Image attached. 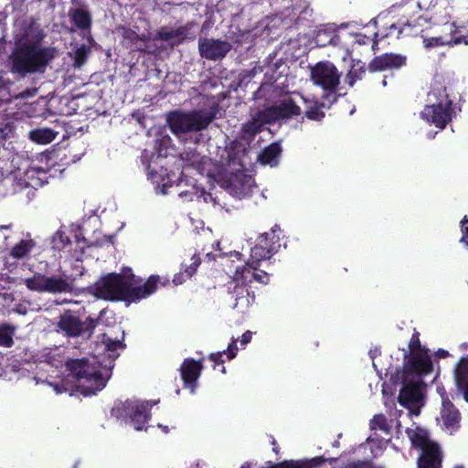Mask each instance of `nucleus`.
<instances>
[{
    "mask_svg": "<svg viewBox=\"0 0 468 468\" xmlns=\"http://www.w3.org/2000/svg\"><path fill=\"white\" fill-rule=\"evenodd\" d=\"M159 281L158 275H151L143 285L136 286L135 275L128 269L127 272H111L101 277L94 284L93 293L106 301L138 303L156 292Z\"/></svg>",
    "mask_w": 468,
    "mask_h": 468,
    "instance_id": "1",
    "label": "nucleus"
},
{
    "mask_svg": "<svg viewBox=\"0 0 468 468\" xmlns=\"http://www.w3.org/2000/svg\"><path fill=\"white\" fill-rule=\"evenodd\" d=\"M54 57L55 48L39 41L19 39L8 57L9 71L19 78L44 73Z\"/></svg>",
    "mask_w": 468,
    "mask_h": 468,
    "instance_id": "2",
    "label": "nucleus"
},
{
    "mask_svg": "<svg viewBox=\"0 0 468 468\" xmlns=\"http://www.w3.org/2000/svg\"><path fill=\"white\" fill-rule=\"evenodd\" d=\"M434 371V364L430 353H404L401 367H391L378 370L380 379L389 377V380H424Z\"/></svg>",
    "mask_w": 468,
    "mask_h": 468,
    "instance_id": "3",
    "label": "nucleus"
},
{
    "mask_svg": "<svg viewBox=\"0 0 468 468\" xmlns=\"http://www.w3.org/2000/svg\"><path fill=\"white\" fill-rule=\"evenodd\" d=\"M218 105L209 110H194L191 112L174 111L167 115V124L175 135H181L190 132H200L207 129L216 119Z\"/></svg>",
    "mask_w": 468,
    "mask_h": 468,
    "instance_id": "4",
    "label": "nucleus"
},
{
    "mask_svg": "<svg viewBox=\"0 0 468 468\" xmlns=\"http://www.w3.org/2000/svg\"><path fill=\"white\" fill-rule=\"evenodd\" d=\"M406 432L412 445L422 452L418 460V468H441L440 447L430 440L428 431L419 427H412L408 428Z\"/></svg>",
    "mask_w": 468,
    "mask_h": 468,
    "instance_id": "5",
    "label": "nucleus"
},
{
    "mask_svg": "<svg viewBox=\"0 0 468 468\" xmlns=\"http://www.w3.org/2000/svg\"><path fill=\"white\" fill-rule=\"evenodd\" d=\"M158 401L126 400L118 401L112 409V415L123 421H129L136 431L146 430L150 418L148 409Z\"/></svg>",
    "mask_w": 468,
    "mask_h": 468,
    "instance_id": "6",
    "label": "nucleus"
},
{
    "mask_svg": "<svg viewBox=\"0 0 468 468\" xmlns=\"http://www.w3.org/2000/svg\"><path fill=\"white\" fill-rule=\"evenodd\" d=\"M65 368L77 380H108L112 376V368H101L87 357L69 358L65 362Z\"/></svg>",
    "mask_w": 468,
    "mask_h": 468,
    "instance_id": "7",
    "label": "nucleus"
},
{
    "mask_svg": "<svg viewBox=\"0 0 468 468\" xmlns=\"http://www.w3.org/2000/svg\"><path fill=\"white\" fill-rule=\"evenodd\" d=\"M98 319L87 317L85 321L75 314L71 310L65 311L58 322V328L69 337L85 336L90 338L98 324Z\"/></svg>",
    "mask_w": 468,
    "mask_h": 468,
    "instance_id": "8",
    "label": "nucleus"
},
{
    "mask_svg": "<svg viewBox=\"0 0 468 468\" xmlns=\"http://www.w3.org/2000/svg\"><path fill=\"white\" fill-rule=\"evenodd\" d=\"M341 74L329 61H320L311 68V80L328 94H335L340 83Z\"/></svg>",
    "mask_w": 468,
    "mask_h": 468,
    "instance_id": "9",
    "label": "nucleus"
},
{
    "mask_svg": "<svg viewBox=\"0 0 468 468\" xmlns=\"http://www.w3.org/2000/svg\"><path fill=\"white\" fill-rule=\"evenodd\" d=\"M57 395L91 397L105 388V382H46Z\"/></svg>",
    "mask_w": 468,
    "mask_h": 468,
    "instance_id": "10",
    "label": "nucleus"
},
{
    "mask_svg": "<svg viewBox=\"0 0 468 468\" xmlns=\"http://www.w3.org/2000/svg\"><path fill=\"white\" fill-rule=\"evenodd\" d=\"M437 392L441 398V410L437 421L442 429L452 433L459 427L460 413L451 402L450 388L439 385Z\"/></svg>",
    "mask_w": 468,
    "mask_h": 468,
    "instance_id": "11",
    "label": "nucleus"
},
{
    "mask_svg": "<svg viewBox=\"0 0 468 468\" xmlns=\"http://www.w3.org/2000/svg\"><path fill=\"white\" fill-rule=\"evenodd\" d=\"M399 402L415 415L423 406L424 385L422 382H401Z\"/></svg>",
    "mask_w": 468,
    "mask_h": 468,
    "instance_id": "12",
    "label": "nucleus"
},
{
    "mask_svg": "<svg viewBox=\"0 0 468 468\" xmlns=\"http://www.w3.org/2000/svg\"><path fill=\"white\" fill-rule=\"evenodd\" d=\"M445 29L448 33L438 37H424L423 45L426 48H431L436 47H454L460 44L468 46V36H457L462 32L463 26H457L455 22H446L444 24Z\"/></svg>",
    "mask_w": 468,
    "mask_h": 468,
    "instance_id": "13",
    "label": "nucleus"
},
{
    "mask_svg": "<svg viewBox=\"0 0 468 468\" xmlns=\"http://www.w3.org/2000/svg\"><path fill=\"white\" fill-rule=\"evenodd\" d=\"M232 45L226 40L199 37L198 52L201 58L208 60H218L224 58L231 50Z\"/></svg>",
    "mask_w": 468,
    "mask_h": 468,
    "instance_id": "14",
    "label": "nucleus"
},
{
    "mask_svg": "<svg viewBox=\"0 0 468 468\" xmlns=\"http://www.w3.org/2000/svg\"><path fill=\"white\" fill-rule=\"evenodd\" d=\"M227 292L233 302V308L240 309L243 312L249 308L254 301V292H250V286L242 284L232 278L227 284Z\"/></svg>",
    "mask_w": 468,
    "mask_h": 468,
    "instance_id": "15",
    "label": "nucleus"
},
{
    "mask_svg": "<svg viewBox=\"0 0 468 468\" xmlns=\"http://www.w3.org/2000/svg\"><path fill=\"white\" fill-rule=\"evenodd\" d=\"M407 57L396 53H385L375 57L368 64V71L373 73L388 69H399L407 64Z\"/></svg>",
    "mask_w": 468,
    "mask_h": 468,
    "instance_id": "16",
    "label": "nucleus"
},
{
    "mask_svg": "<svg viewBox=\"0 0 468 468\" xmlns=\"http://www.w3.org/2000/svg\"><path fill=\"white\" fill-rule=\"evenodd\" d=\"M452 107L442 108L441 105H426L421 116L428 122L433 123L439 129H444L452 121Z\"/></svg>",
    "mask_w": 468,
    "mask_h": 468,
    "instance_id": "17",
    "label": "nucleus"
},
{
    "mask_svg": "<svg viewBox=\"0 0 468 468\" xmlns=\"http://www.w3.org/2000/svg\"><path fill=\"white\" fill-rule=\"evenodd\" d=\"M207 362V357H201L195 359L193 357H186L183 360L179 367L181 380H198L201 372L207 367L205 362Z\"/></svg>",
    "mask_w": 468,
    "mask_h": 468,
    "instance_id": "18",
    "label": "nucleus"
},
{
    "mask_svg": "<svg viewBox=\"0 0 468 468\" xmlns=\"http://www.w3.org/2000/svg\"><path fill=\"white\" fill-rule=\"evenodd\" d=\"M237 341L238 339L232 338L231 343L229 344L226 350L211 353L207 356V362L209 363L213 370L218 371L220 373H225V361L223 359V356L226 355L229 360H231L234 357H236L238 353Z\"/></svg>",
    "mask_w": 468,
    "mask_h": 468,
    "instance_id": "19",
    "label": "nucleus"
},
{
    "mask_svg": "<svg viewBox=\"0 0 468 468\" xmlns=\"http://www.w3.org/2000/svg\"><path fill=\"white\" fill-rule=\"evenodd\" d=\"M69 18L75 27L83 32H90L92 27V16L86 8H70Z\"/></svg>",
    "mask_w": 468,
    "mask_h": 468,
    "instance_id": "20",
    "label": "nucleus"
},
{
    "mask_svg": "<svg viewBox=\"0 0 468 468\" xmlns=\"http://www.w3.org/2000/svg\"><path fill=\"white\" fill-rule=\"evenodd\" d=\"M427 105H441L442 108L452 107L447 88L441 84H435L427 95Z\"/></svg>",
    "mask_w": 468,
    "mask_h": 468,
    "instance_id": "21",
    "label": "nucleus"
},
{
    "mask_svg": "<svg viewBox=\"0 0 468 468\" xmlns=\"http://www.w3.org/2000/svg\"><path fill=\"white\" fill-rule=\"evenodd\" d=\"M273 106L279 120L291 119L301 114V108L292 98L283 99Z\"/></svg>",
    "mask_w": 468,
    "mask_h": 468,
    "instance_id": "22",
    "label": "nucleus"
},
{
    "mask_svg": "<svg viewBox=\"0 0 468 468\" xmlns=\"http://www.w3.org/2000/svg\"><path fill=\"white\" fill-rule=\"evenodd\" d=\"M72 289L67 278L45 275L44 292L50 293L69 292Z\"/></svg>",
    "mask_w": 468,
    "mask_h": 468,
    "instance_id": "23",
    "label": "nucleus"
},
{
    "mask_svg": "<svg viewBox=\"0 0 468 468\" xmlns=\"http://www.w3.org/2000/svg\"><path fill=\"white\" fill-rule=\"evenodd\" d=\"M282 154V146L279 142H274L266 146L259 154L258 161L261 165H270L275 166L278 165V159Z\"/></svg>",
    "mask_w": 468,
    "mask_h": 468,
    "instance_id": "24",
    "label": "nucleus"
},
{
    "mask_svg": "<svg viewBox=\"0 0 468 468\" xmlns=\"http://www.w3.org/2000/svg\"><path fill=\"white\" fill-rule=\"evenodd\" d=\"M259 264H255L252 261H248L246 265L237 268L233 279L237 282L247 284L254 282L256 271L259 269Z\"/></svg>",
    "mask_w": 468,
    "mask_h": 468,
    "instance_id": "25",
    "label": "nucleus"
},
{
    "mask_svg": "<svg viewBox=\"0 0 468 468\" xmlns=\"http://www.w3.org/2000/svg\"><path fill=\"white\" fill-rule=\"evenodd\" d=\"M276 252L277 246H275V242H272L270 247H263V244L258 242L251 248L249 261L260 265L261 261L271 259Z\"/></svg>",
    "mask_w": 468,
    "mask_h": 468,
    "instance_id": "26",
    "label": "nucleus"
},
{
    "mask_svg": "<svg viewBox=\"0 0 468 468\" xmlns=\"http://www.w3.org/2000/svg\"><path fill=\"white\" fill-rule=\"evenodd\" d=\"M27 236L28 239H21L11 249L9 255L13 259L21 260L26 258L36 247V241L30 238V234L27 233Z\"/></svg>",
    "mask_w": 468,
    "mask_h": 468,
    "instance_id": "27",
    "label": "nucleus"
},
{
    "mask_svg": "<svg viewBox=\"0 0 468 468\" xmlns=\"http://www.w3.org/2000/svg\"><path fill=\"white\" fill-rule=\"evenodd\" d=\"M192 262L189 265H186L184 271L175 274L173 282L176 285L184 283L186 280L190 279L196 272L198 266L201 263L200 257L195 254L192 259Z\"/></svg>",
    "mask_w": 468,
    "mask_h": 468,
    "instance_id": "28",
    "label": "nucleus"
},
{
    "mask_svg": "<svg viewBox=\"0 0 468 468\" xmlns=\"http://www.w3.org/2000/svg\"><path fill=\"white\" fill-rule=\"evenodd\" d=\"M227 159L229 164H240L241 158L246 154V147L241 142L237 140L230 142V144L226 147Z\"/></svg>",
    "mask_w": 468,
    "mask_h": 468,
    "instance_id": "29",
    "label": "nucleus"
},
{
    "mask_svg": "<svg viewBox=\"0 0 468 468\" xmlns=\"http://www.w3.org/2000/svg\"><path fill=\"white\" fill-rule=\"evenodd\" d=\"M338 36L336 30L331 27H325L317 30L314 40L319 47H326L327 45H336Z\"/></svg>",
    "mask_w": 468,
    "mask_h": 468,
    "instance_id": "30",
    "label": "nucleus"
},
{
    "mask_svg": "<svg viewBox=\"0 0 468 468\" xmlns=\"http://www.w3.org/2000/svg\"><path fill=\"white\" fill-rule=\"evenodd\" d=\"M263 130L262 126L257 121V119L252 116V118L242 124L239 135L240 138L247 142H251L256 134L261 133Z\"/></svg>",
    "mask_w": 468,
    "mask_h": 468,
    "instance_id": "31",
    "label": "nucleus"
},
{
    "mask_svg": "<svg viewBox=\"0 0 468 468\" xmlns=\"http://www.w3.org/2000/svg\"><path fill=\"white\" fill-rule=\"evenodd\" d=\"M57 135L58 133L51 128H37L29 133L30 140L41 144L51 143Z\"/></svg>",
    "mask_w": 468,
    "mask_h": 468,
    "instance_id": "32",
    "label": "nucleus"
},
{
    "mask_svg": "<svg viewBox=\"0 0 468 468\" xmlns=\"http://www.w3.org/2000/svg\"><path fill=\"white\" fill-rule=\"evenodd\" d=\"M367 70H368V68L367 69L366 64L364 62L360 60L354 62L348 73L346 74V83L350 87H353L357 80H361L364 79Z\"/></svg>",
    "mask_w": 468,
    "mask_h": 468,
    "instance_id": "33",
    "label": "nucleus"
},
{
    "mask_svg": "<svg viewBox=\"0 0 468 468\" xmlns=\"http://www.w3.org/2000/svg\"><path fill=\"white\" fill-rule=\"evenodd\" d=\"M123 338L124 332H122L121 339H113L107 334H102L101 335V341L105 346V350L111 353L109 354L111 357L116 358L119 356V354L116 353L117 349L125 347V345L123 344Z\"/></svg>",
    "mask_w": 468,
    "mask_h": 468,
    "instance_id": "34",
    "label": "nucleus"
},
{
    "mask_svg": "<svg viewBox=\"0 0 468 468\" xmlns=\"http://www.w3.org/2000/svg\"><path fill=\"white\" fill-rule=\"evenodd\" d=\"M16 326L7 324H0V346L10 348L14 346V335L16 334Z\"/></svg>",
    "mask_w": 468,
    "mask_h": 468,
    "instance_id": "35",
    "label": "nucleus"
},
{
    "mask_svg": "<svg viewBox=\"0 0 468 468\" xmlns=\"http://www.w3.org/2000/svg\"><path fill=\"white\" fill-rule=\"evenodd\" d=\"M405 18V16H403L399 20V25L400 26L399 29L398 30V37L403 33V31L409 29L408 35H417L418 30L416 29L419 27H422L420 24L421 20H424L421 16H419L418 17H411V18Z\"/></svg>",
    "mask_w": 468,
    "mask_h": 468,
    "instance_id": "36",
    "label": "nucleus"
},
{
    "mask_svg": "<svg viewBox=\"0 0 468 468\" xmlns=\"http://www.w3.org/2000/svg\"><path fill=\"white\" fill-rule=\"evenodd\" d=\"M283 66V62L282 59L273 61V58H271L264 66V75L270 81H277L282 75V72L278 71L279 69Z\"/></svg>",
    "mask_w": 468,
    "mask_h": 468,
    "instance_id": "37",
    "label": "nucleus"
},
{
    "mask_svg": "<svg viewBox=\"0 0 468 468\" xmlns=\"http://www.w3.org/2000/svg\"><path fill=\"white\" fill-rule=\"evenodd\" d=\"M253 116L257 119L262 128L265 124L273 123L276 121H279L273 105L264 110L258 111Z\"/></svg>",
    "mask_w": 468,
    "mask_h": 468,
    "instance_id": "38",
    "label": "nucleus"
},
{
    "mask_svg": "<svg viewBox=\"0 0 468 468\" xmlns=\"http://www.w3.org/2000/svg\"><path fill=\"white\" fill-rule=\"evenodd\" d=\"M180 158L184 162H186L188 165L194 166V167H199L201 165L202 156L201 154L197 151V149H185L180 154Z\"/></svg>",
    "mask_w": 468,
    "mask_h": 468,
    "instance_id": "39",
    "label": "nucleus"
},
{
    "mask_svg": "<svg viewBox=\"0 0 468 468\" xmlns=\"http://www.w3.org/2000/svg\"><path fill=\"white\" fill-rule=\"evenodd\" d=\"M44 274L36 273L32 277L27 278L25 280V284L30 291L44 292Z\"/></svg>",
    "mask_w": 468,
    "mask_h": 468,
    "instance_id": "40",
    "label": "nucleus"
},
{
    "mask_svg": "<svg viewBox=\"0 0 468 468\" xmlns=\"http://www.w3.org/2000/svg\"><path fill=\"white\" fill-rule=\"evenodd\" d=\"M409 349L405 351L404 353H415V354H420V353H430V350L426 347L421 346L420 339V333L416 330H414L411 338L409 342L408 346Z\"/></svg>",
    "mask_w": 468,
    "mask_h": 468,
    "instance_id": "41",
    "label": "nucleus"
},
{
    "mask_svg": "<svg viewBox=\"0 0 468 468\" xmlns=\"http://www.w3.org/2000/svg\"><path fill=\"white\" fill-rule=\"evenodd\" d=\"M454 380H468V356H463L455 365Z\"/></svg>",
    "mask_w": 468,
    "mask_h": 468,
    "instance_id": "42",
    "label": "nucleus"
},
{
    "mask_svg": "<svg viewBox=\"0 0 468 468\" xmlns=\"http://www.w3.org/2000/svg\"><path fill=\"white\" fill-rule=\"evenodd\" d=\"M51 244L54 250L61 251L70 244V239L64 231L58 230L52 237Z\"/></svg>",
    "mask_w": 468,
    "mask_h": 468,
    "instance_id": "43",
    "label": "nucleus"
},
{
    "mask_svg": "<svg viewBox=\"0 0 468 468\" xmlns=\"http://www.w3.org/2000/svg\"><path fill=\"white\" fill-rule=\"evenodd\" d=\"M449 388L452 399L463 396L468 402V382H452Z\"/></svg>",
    "mask_w": 468,
    "mask_h": 468,
    "instance_id": "44",
    "label": "nucleus"
},
{
    "mask_svg": "<svg viewBox=\"0 0 468 468\" xmlns=\"http://www.w3.org/2000/svg\"><path fill=\"white\" fill-rule=\"evenodd\" d=\"M90 52V48L85 44H81L75 51L73 56L74 66L77 68L82 67L87 59L89 53Z\"/></svg>",
    "mask_w": 468,
    "mask_h": 468,
    "instance_id": "45",
    "label": "nucleus"
},
{
    "mask_svg": "<svg viewBox=\"0 0 468 468\" xmlns=\"http://www.w3.org/2000/svg\"><path fill=\"white\" fill-rule=\"evenodd\" d=\"M196 26V22L189 21L184 26L178 27L177 28L174 29V35L176 37H181L179 40L176 42V45H180L184 42L185 38L186 37L187 33L189 30H191Z\"/></svg>",
    "mask_w": 468,
    "mask_h": 468,
    "instance_id": "46",
    "label": "nucleus"
},
{
    "mask_svg": "<svg viewBox=\"0 0 468 468\" xmlns=\"http://www.w3.org/2000/svg\"><path fill=\"white\" fill-rule=\"evenodd\" d=\"M258 242L263 244V247H270L272 245V242H275L277 250L280 248V238L278 235H273V233L264 232L261 234Z\"/></svg>",
    "mask_w": 468,
    "mask_h": 468,
    "instance_id": "47",
    "label": "nucleus"
},
{
    "mask_svg": "<svg viewBox=\"0 0 468 468\" xmlns=\"http://www.w3.org/2000/svg\"><path fill=\"white\" fill-rule=\"evenodd\" d=\"M324 106V103L320 104V105H314L312 107H310L306 112H305V116L309 119V120H313V121H321L324 118V112L321 110V107Z\"/></svg>",
    "mask_w": 468,
    "mask_h": 468,
    "instance_id": "48",
    "label": "nucleus"
},
{
    "mask_svg": "<svg viewBox=\"0 0 468 468\" xmlns=\"http://www.w3.org/2000/svg\"><path fill=\"white\" fill-rule=\"evenodd\" d=\"M197 388V382H182L181 388L176 389L178 396L187 397L193 395Z\"/></svg>",
    "mask_w": 468,
    "mask_h": 468,
    "instance_id": "49",
    "label": "nucleus"
},
{
    "mask_svg": "<svg viewBox=\"0 0 468 468\" xmlns=\"http://www.w3.org/2000/svg\"><path fill=\"white\" fill-rule=\"evenodd\" d=\"M356 41L359 45H368V44L372 43V48L375 49L378 47V42H379L378 32H375L373 34L372 38L366 35L357 34L356 37Z\"/></svg>",
    "mask_w": 468,
    "mask_h": 468,
    "instance_id": "50",
    "label": "nucleus"
},
{
    "mask_svg": "<svg viewBox=\"0 0 468 468\" xmlns=\"http://www.w3.org/2000/svg\"><path fill=\"white\" fill-rule=\"evenodd\" d=\"M174 29L167 30L165 27H161L154 37V41H168L176 36L174 35Z\"/></svg>",
    "mask_w": 468,
    "mask_h": 468,
    "instance_id": "51",
    "label": "nucleus"
},
{
    "mask_svg": "<svg viewBox=\"0 0 468 468\" xmlns=\"http://www.w3.org/2000/svg\"><path fill=\"white\" fill-rule=\"evenodd\" d=\"M370 425L373 430L386 431L388 427L387 419L383 415H376L372 419Z\"/></svg>",
    "mask_w": 468,
    "mask_h": 468,
    "instance_id": "52",
    "label": "nucleus"
},
{
    "mask_svg": "<svg viewBox=\"0 0 468 468\" xmlns=\"http://www.w3.org/2000/svg\"><path fill=\"white\" fill-rule=\"evenodd\" d=\"M14 132V127L9 123H6L5 126L0 127V144L3 141H5L13 137Z\"/></svg>",
    "mask_w": 468,
    "mask_h": 468,
    "instance_id": "53",
    "label": "nucleus"
},
{
    "mask_svg": "<svg viewBox=\"0 0 468 468\" xmlns=\"http://www.w3.org/2000/svg\"><path fill=\"white\" fill-rule=\"evenodd\" d=\"M123 37L125 39L130 40L132 43H136L139 40H144V38L133 29L125 30Z\"/></svg>",
    "mask_w": 468,
    "mask_h": 468,
    "instance_id": "54",
    "label": "nucleus"
},
{
    "mask_svg": "<svg viewBox=\"0 0 468 468\" xmlns=\"http://www.w3.org/2000/svg\"><path fill=\"white\" fill-rule=\"evenodd\" d=\"M367 446L370 448L371 452L377 455L382 450V443L377 442L374 439L370 438L367 441Z\"/></svg>",
    "mask_w": 468,
    "mask_h": 468,
    "instance_id": "55",
    "label": "nucleus"
},
{
    "mask_svg": "<svg viewBox=\"0 0 468 468\" xmlns=\"http://www.w3.org/2000/svg\"><path fill=\"white\" fill-rule=\"evenodd\" d=\"M270 281L269 274L265 271H261V273H255L254 282H258L262 284H267Z\"/></svg>",
    "mask_w": 468,
    "mask_h": 468,
    "instance_id": "56",
    "label": "nucleus"
},
{
    "mask_svg": "<svg viewBox=\"0 0 468 468\" xmlns=\"http://www.w3.org/2000/svg\"><path fill=\"white\" fill-rule=\"evenodd\" d=\"M379 355H380V350H379L378 348H375V349H373V350H370V351H369V356H370V358H371V359H372V361H373V367H375V369H376V371H377V373H378V370H379V368H378V364L375 362V359H376V358H377V356H379ZM381 368H382V367H380V369H381Z\"/></svg>",
    "mask_w": 468,
    "mask_h": 468,
    "instance_id": "57",
    "label": "nucleus"
},
{
    "mask_svg": "<svg viewBox=\"0 0 468 468\" xmlns=\"http://www.w3.org/2000/svg\"><path fill=\"white\" fill-rule=\"evenodd\" d=\"M252 333L250 331H246L242 334L240 344L241 346H245L247 344H249L251 341Z\"/></svg>",
    "mask_w": 468,
    "mask_h": 468,
    "instance_id": "58",
    "label": "nucleus"
},
{
    "mask_svg": "<svg viewBox=\"0 0 468 468\" xmlns=\"http://www.w3.org/2000/svg\"><path fill=\"white\" fill-rule=\"evenodd\" d=\"M158 427L163 431V432L168 433L170 430H173L176 428V424L175 423L171 424L170 427L168 425L158 424Z\"/></svg>",
    "mask_w": 468,
    "mask_h": 468,
    "instance_id": "59",
    "label": "nucleus"
},
{
    "mask_svg": "<svg viewBox=\"0 0 468 468\" xmlns=\"http://www.w3.org/2000/svg\"><path fill=\"white\" fill-rule=\"evenodd\" d=\"M449 352L444 350V349H439L437 352H436V356L437 357H440V358H444V357H447L449 356Z\"/></svg>",
    "mask_w": 468,
    "mask_h": 468,
    "instance_id": "60",
    "label": "nucleus"
},
{
    "mask_svg": "<svg viewBox=\"0 0 468 468\" xmlns=\"http://www.w3.org/2000/svg\"><path fill=\"white\" fill-rule=\"evenodd\" d=\"M13 182H14V177H12V176H7V177H5V178H4V179L2 180L1 185H3V186H7V185H9V184H13Z\"/></svg>",
    "mask_w": 468,
    "mask_h": 468,
    "instance_id": "61",
    "label": "nucleus"
},
{
    "mask_svg": "<svg viewBox=\"0 0 468 468\" xmlns=\"http://www.w3.org/2000/svg\"><path fill=\"white\" fill-rule=\"evenodd\" d=\"M6 46V40L5 39V37L0 38V54L5 52Z\"/></svg>",
    "mask_w": 468,
    "mask_h": 468,
    "instance_id": "62",
    "label": "nucleus"
},
{
    "mask_svg": "<svg viewBox=\"0 0 468 468\" xmlns=\"http://www.w3.org/2000/svg\"><path fill=\"white\" fill-rule=\"evenodd\" d=\"M464 27L462 29V32L457 34V36H468V29H466V26L463 25Z\"/></svg>",
    "mask_w": 468,
    "mask_h": 468,
    "instance_id": "63",
    "label": "nucleus"
},
{
    "mask_svg": "<svg viewBox=\"0 0 468 468\" xmlns=\"http://www.w3.org/2000/svg\"><path fill=\"white\" fill-rule=\"evenodd\" d=\"M277 230H280V227L278 225H275L271 228L270 234L273 233V235H276L275 233Z\"/></svg>",
    "mask_w": 468,
    "mask_h": 468,
    "instance_id": "64",
    "label": "nucleus"
}]
</instances>
